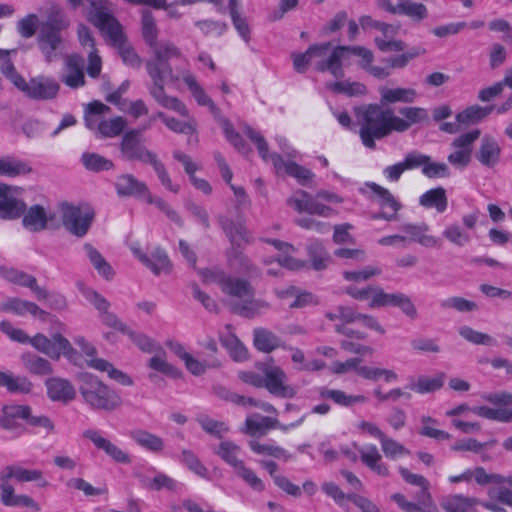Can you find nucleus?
<instances>
[{
  "label": "nucleus",
  "mask_w": 512,
  "mask_h": 512,
  "mask_svg": "<svg viewBox=\"0 0 512 512\" xmlns=\"http://www.w3.org/2000/svg\"><path fill=\"white\" fill-rule=\"evenodd\" d=\"M327 88L335 93L347 96H359L366 93V86L360 82L336 81L327 84Z\"/></svg>",
  "instance_id": "obj_56"
},
{
  "label": "nucleus",
  "mask_w": 512,
  "mask_h": 512,
  "mask_svg": "<svg viewBox=\"0 0 512 512\" xmlns=\"http://www.w3.org/2000/svg\"><path fill=\"white\" fill-rule=\"evenodd\" d=\"M146 69L153 81L150 87L152 97L164 108L173 110L182 116H188V109L178 98L168 96L164 90V84L167 80L177 81L178 77L174 75L169 61L152 58L146 62Z\"/></svg>",
  "instance_id": "obj_3"
},
{
  "label": "nucleus",
  "mask_w": 512,
  "mask_h": 512,
  "mask_svg": "<svg viewBox=\"0 0 512 512\" xmlns=\"http://www.w3.org/2000/svg\"><path fill=\"white\" fill-rule=\"evenodd\" d=\"M116 192L120 197H135L145 199L149 188L145 182L138 180L132 174H122L115 182Z\"/></svg>",
  "instance_id": "obj_21"
},
{
  "label": "nucleus",
  "mask_w": 512,
  "mask_h": 512,
  "mask_svg": "<svg viewBox=\"0 0 512 512\" xmlns=\"http://www.w3.org/2000/svg\"><path fill=\"white\" fill-rule=\"evenodd\" d=\"M142 35L146 44L151 48L157 44V27L152 13L148 10L142 13Z\"/></svg>",
  "instance_id": "obj_61"
},
{
  "label": "nucleus",
  "mask_w": 512,
  "mask_h": 512,
  "mask_svg": "<svg viewBox=\"0 0 512 512\" xmlns=\"http://www.w3.org/2000/svg\"><path fill=\"white\" fill-rule=\"evenodd\" d=\"M366 186L377 196L378 204L382 208L381 212L371 215V219H384L393 221L397 219L398 211L402 208V204L393 196L386 188L374 182H367Z\"/></svg>",
  "instance_id": "obj_13"
},
{
  "label": "nucleus",
  "mask_w": 512,
  "mask_h": 512,
  "mask_svg": "<svg viewBox=\"0 0 512 512\" xmlns=\"http://www.w3.org/2000/svg\"><path fill=\"white\" fill-rule=\"evenodd\" d=\"M307 255L314 270L321 271L327 268L332 261L330 254L324 248L322 242L313 239L307 245Z\"/></svg>",
  "instance_id": "obj_35"
},
{
  "label": "nucleus",
  "mask_w": 512,
  "mask_h": 512,
  "mask_svg": "<svg viewBox=\"0 0 512 512\" xmlns=\"http://www.w3.org/2000/svg\"><path fill=\"white\" fill-rule=\"evenodd\" d=\"M59 89L60 86L54 79L40 76L28 82L25 95L35 100H50L57 96Z\"/></svg>",
  "instance_id": "obj_18"
},
{
  "label": "nucleus",
  "mask_w": 512,
  "mask_h": 512,
  "mask_svg": "<svg viewBox=\"0 0 512 512\" xmlns=\"http://www.w3.org/2000/svg\"><path fill=\"white\" fill-rule=\"evenodd\" d=\"M256 366L265 376L264 384H284L286 381L285 372L280 367L276 366L272 359L257 363Z\"/></svg>",
  "instance_id": "obj_50"
},
{
  "label": "nucleus",
  "mask_w": 512,
  "mask_h": 512,
  "mask_svg": "<svg viewBox=\"0 0 512 512\" xmlns=\"http://www.w3.org/2000/svg\"><path fill=\"white\" fill-rule=\"evenodd\" d=\"M83 437L89 439L96 448L103 450L114 461L122 464L131 463V457L128 453L117 447L110 440L102 437L96 430H86L83 432Z\"/></svg>",
  "instance_id": "obj_19"
},
{
  "label": "nucleus",
  "mask_w": 512,
  "mask_h": 512,
  "mask_svg": "<svg viewBox=\"0 0 512 512\" xmlns=\"http://www.w3.org/2000/svg\"><path fill=\"white\" fill-rule=\"evenodd\" d=\"M240 447L232 441H222L215 453L228 465L235 469L243 461L238 458Z\"/></svg>",
  "instance_id": "obj_51"
},
{
  "label": "nucleus",
  "mask_w": 512,
  "mask_h": 512,
  "mask_svg": "<svg viewBox=\"0 0 512 512\" xmlns=\"http://www.w3.org/2000/svg\"><path fill=\"white\" fill-rule=\"evenodd\" d=\"M253 344L258 351L270 353L281 346V340L268 329L255 328L253 331Z\"/></svg>",
  "instance_id": "obj_36"
},
{
  "label": "nucleus",
  "mask_w": 512,
  "mask_h": 512,
  "mask_svg": "<svg viewBox=\"0 0 512 512\" xmlns=\"http://www.w3.org/2000/svg\"><path fill=\"white\" fill-rule=\"evenodd\" d=\"M141 482L144 487L153 491H160L163 488L173 491L177 486V483L174 479L163 473H157L152 479L143 478Z\"/></svg>",
  "instance_id": "obj_64"
},
{
  "label": "nucleus",
  "mask_w": 512,
  "mask_h": 512,
  "mask_svg": "<svg viewBox=\"0 0 512 512\" xmlns=\"http://www.w3.org/2000/svg\"><path fill=\"white\" fill-rule=\"evenodd\" d=\"M31 345L39 352L58 360L64 355L69 361L76 363L80 358L79 353L72 347L71 343L60 333H55L51 338L38 333L31 339Z\"/></svg>",
  "instance_id": "obj_6"
},
{
  "label": "nucleus",
  "mask_w": 512,
  "mask_h": 512,
  "mask_svg": "<svg viewBox=\"0 0 512 512\" xmlns=\"http://www.w3.org/2000/svg\"><path fill=\"white\" fill-rule=\"evenodd\" d=\"M83 248L97 273L108 281L112 280L115 275V271L101 253L90 243L84 244Z\"/></svg>",
  "instance_id": "obj_37"
},
{
  "label": "nucleus",
  "mask_w": 512,
  "mask_h": 512,
  "mask_svg": "<svg viewBox=\"0 0 512 512\" xmlns=\"http://www.w3.org/2000/svg\"><path fill=\"white\" fill-rule=\"evenodd\" d=\"M479 503L477 498L457 494L447 497L441 506L446 512H476L475 506Z\"/></svg>",
  "instance_id": "obj_40"
},
{
  "label": "nucleus",
  "mask_w": 512,
  "mask_h": 512,
  "mask_svg": "<svg viewBox=\"0 0 512 512\" xmlns=\"http://www.w3.org/2000/svg\"><path fill=\"white\" fill-rule=\"evenodd\" d=\"M419 204L425 208H435L437 212L443 213L448 206L446 190L437 187L426 191L419 198Z\"/></svg>",
  "instance_id": "obj_38"
},
{
  "label": "nucleus",
  "mask_w": 512,
  "mask_h": 512,
  "mask_svg": "<svg viewBox=\"0 0 512 512\" xmlns=\"http://www.w3.org/2000/svg\"><path fill=\"white\" fill-rule=\"evenodd\" d=\"M39 27V18L36 14L30 13L19 19L16 24L18 34L24 38H32Z\"/></svg>",
  "instance_id": "obj_62"
},
{
  "label": "nucleus",
  "mask_w": 512,
  "mask_h": 512,
  "mask_svg": "<svg viewBox=\"0 0 512 512\" xmlns=\"http://www.w3.org/2000/svg\"><path fill=\"white\" fill-rule=\"evenodd\" d=\"M270 308L271 304L268 301L254 298V296L248 297L247 300L242 302L231 304L233 313L248 319L260 316Z\"/></svg>",
  "instance_id": "obj_26"
},
{
  "label": "nucleus",
  "mask_w": 512,
  "mask_h": 512,
  "mask_svg": "<svg viewBox=\"0 0 512 512\" xmlns=\"http://www.w3.org/2000/svg\"><path fill=\"white\" fill-rule=\"evenodd\" d=\"M94 213L87 211L85 213L79 207L68 203L62 205V223L71 234L83 237L88 232Z\"/></svg>",
  "instance_id": "obj_12"
},
{
  "label": "nucleus",
  "mask_w": 512,
  "mask_h": 512,
  "mask_svg": "<svg viewBox=\"0 0 512 512\" xmlns=\"http://www.w3.org/2000/svg\"><path fill=\"white\" fill-rule=\"evenodd\" d=\"M227 261L230 266L235 267L249 277L261 276V270L252 263L238 245H231V248L227 251Z\"/></svg>",
  "instance_id": "obj_27"
},
{
  "label": "nucleus",
  "mask_w": 512,
  "mask_h": 512,
  "mask_svg": "<svg viewBox=\"0 0 512 512\" xmlns=\"http://www.w3.org/2000/svg\"><path fill=\"white\" fill-rule=\"evenodd\" d=\"M69 25L63 11L58 7H52L48 13L45 22H42L40 28L63 31Z\"/></svg>",
  "instance_id": "obj_63"
},
{
  "label": "nucleus",
  "mask_w": 512,
  "mask_h": 512,
  "mask_svg": "<svg viewBox=\"0 0 512 512\" xmlns=\"http://www.w3.org/2000/svg\"><path fill=\"white\" fill-rule=\"evenodd\" d=\"M1 502L7 507H26L33 512L41 510L40 505L28 495H16L13 486L9 483H1Z\"/></svg>",
  "instance_id": "obj_23"
},
{
  "label": "nucleus",
  "mask_w": 512,
  "mask_h": 512,
  "mask_svg": "<svg viewBox=\"0 0 512 512\" xmlns=\"http://www.w3.org/2000/svg\"><path fill=\"white\" fill-rule=\"evenodd\" d=\"M271 162L277 173L284 170L286 174L296 178L301 184L312 179L314 176L310 169H307L293 161L285 162L281 155L277 153H272Z\"/></svg>",
  "instance_id": "obj_25"
},
{
  "label": "nucleus",
  "mask_w": 512,
  "mask_h": 512,
  "mask_svg": "<svg viewBox=\"0 0 512 512\" xmlns=\"http://www.w3.org/2000/svg\"><path fill=\"white\" fill-rule=\"evenodd\" d=\"M126 335L129 336L131 341L143 352L152 353V352H161L165 355L162 347L150 338L148 335L140 332H135L128 328V332H125Z\"/></svg>",
  "instance_id": "obj_53"
},
{
  "label": "nucleus",
  "mask_w": 512,
  "mask_h": 512,
  "mask_svg": "<svg viewBox=\"0 0 512 512\" xmlns=\"http://www.w3.org/2000/svg\"><path fill=\"white\" fill-rule=\"evenodd\" d=\"M22 189L0 183V218L16 220L26 211L25 202L19 197Z\"/></svg>",
  "instance_id": "obj_10"
},
{
  "label": "nucleus",
  "mask_w": 512,
  "mask_h": 512,
  "mask_svg": "<svg viewBox=\"0 0 512 512\" xmlns=\"http://www.w3.org/2000/svg\"><path fill=\"white\" fill-rule=\"evenodd\" d=\"M85 402L95 409L113 410L121 403L120 393L112 386H81Z\"/></svg>",
  "instance_id": "obj_9"
},
{
  "label": "nucleus",
  "mask_w": 512,
  "mask_h": 512,
  "mask_svg": "<svg viewBox=\"0 0 512 512\" xmlns=\"http://www.w3.org/2000/svg\"><path fill=\"white\" fill-rule=\"evenodd\" d=\"M30 412L31 407L28 405H4L0 414V427L4 430L18 432V434H20L24 431V427L18 423L16 419L27 421Z\"/></svg>",
  "instance_id": "obj_15"
},
{
  "label": "nucleus",
  "mask_w": 512,
  "mask_h": 512,
  "mask_svg": "<svg viewBox=\"0 0 512 512\" xmlns=\"http://www.w3.org/2000/svg\"><path fill=\"white\" fill-rule=\"evenodd\" d=\"M86 126L90 130H96L102 137L114 138L121 135L126 127V120L117 116L109 120H101L97 123L91 116H85Z\"/></svg>",
  "instance_id": "obj_22"
},
{
  "label": "nucleus",
  "mask_w": 512,
  "mask_h": 512,
  "mask_svg": "<svg viewBox=\"0 0 512 512\" xmlns=\"http://www.w3.org/2000/svg\"><path fill=\"white\" fill-rule=\"evenodd\" d=\"M22 217V224L29 231L39 232L47 227V213L41 205L36 204L26 209Z\"/></svg>",
  "instance_id": "obj_33"
},
{
  "label": "nucleus",
  "mask_w": 512,
  "mask_h": 512,
  "mask_svg": "<svg viewBox=\"0 0 512 512\" xmlns=\"http://www.w3.org/2000/svg\"><path fill=\"white\" fill-rule=\"evenodd\" d=\"M361 461L372 471L382 477L389 476L388 467L381 462L382 456L375 445H369L359 450Z\"/></svg>",
  "instance_id": "obj_34"
},
{
  "label": "nucleus",
  "mask_w": 512,
  "mask_h": 512,
  "mask_svg": "<svg viewBox=\"0 0 512 512\" xmlns=\"http://www.w3.org/2000/svg\"><path fill=\"white\" fill-rule=\"evenodd\" d=\"M245 425V432L247 434L251 436L256 434L265 435L267 430L274 429L278 426V420L267 416H261L259 420L247 418Z\"/></svg>",
  "instance_id": "obj_54"
},
{
  "label": "nucleus",
  "mask_w": 512,
  "mask_h": 512,
  "mask_svg": "<svg viewBox=\"0 0 512 512\" xmlns=\"http://www.w3.org/2000/svg\"><path fill=\"white\" fill-rule=\"evenodd\" d=\"M401 229L408 234L410 240L418 242L422 246L435 247L438 244V240L434 236L426 235L429 229L427 224H404Z\"/></svg>",
  "instance_id": "obj_43"
},
{
  "label": "nucleus",
  "mask_w": 512,
  "mask_h": 512,
  "mask_svg": "<svg viewBox=\"0 0 512 512\" xmlns=\"http://www.w3.org/2000/svg\"><path fill=\"white\" fill-rule=\"evenodd\" d=\"M221 344L229 351L233 360L242 362L249 358L248 349L234 334H228L220 338Z\"/></svg>",
  "instance_id": "obj_47"
},
{
  "label": "nucleus",
  "mask_w": 512,
  "mask_h": 512,
  "mask_svg": "<svg viewBox=\"0 0 512 512\" xmlns=\"http://www.w3.org/2000/svg\"><path fill=\"white\" fill-rule=\"evenodd\" d=\"M144 129H130L126 131L119 143L120 157L127 162H140L153 167L160 183L169 191L178 193L180 186L173 184L157 154L145 146Z\"/></svg>",
  "instance_id": "obj_1"
},
{
  "label": "nucleus",
  "mask_w": 512,
  "mask_h": 512,
  "mask_svg": "<svg viewBox=\"0 0 512 512\" xmlns=\"http://www.w3.org/2000/svg\"><path fill=\"white\" fill-rule=\"evenodd\" d=\"M388 306L399 308L411 319L417 317V309L409 296L400 292L386 293L381 287L376 286L375 293L369 302V307L382 308Z\"/></svg>",
  "instance_id": "obj_11"
},
{
  "label": "nucleus",
  "mask_w": 512,
  "mask_h": 512,
  "mask_svg": "<svg viewBox=\"0 0 512 512\" xmlns=\"http://www.w3.org/2000/svg\"><path fill=\"white\" fill-rule=\"evenodd\" d=\"M351 56L360 58L359 66L371 74L373 77L383 80L391 75V67H380L372 65L374 61L373 52L364 46H344L338 45L326 59L319 60L315 64L318 72H330L336 79H342L345 76L343 64Z\"/></svg>",
  "instance_id": "obj_2"
},
{
  "label": "nucleus",
  "mask_w": 512,
  "mask_h": 512,
  "mask_svg": "<svg viewBox=\"0 0 512 512\" xmlns=\"http://www.w3.org/2000/svg\"><path fill=\"white\" fill-rule=\"evenodd\" d=\"M425 53V48L415 46L400 55L389 57L384 61L392 69H402L405 68L411 60L415 59L418 56L424 55Z\"/></svg>",
  "instance_id": "obj_55"
},
{
  "label": "nucleus",
  "mask_w": 512,
  "mask_h": 512,
  "mask_svg": "<svg viewBox=\"0 0 512 512\" xmlns=\"http://www.w3.org/2000/svg\"><path fill=\"white\" fill-rule=\"evenodd\" d=\"M148 366L151 369L168 376L172 380H179L183 376V372L179 368L167 362L161 355H155L150 358Z\"/></svg>",
  "instance_id": "obj_52"
},
{
  "label": "nucleus",
  "mask_w": 512,
  "mask_h": 512,
  "mask_svg": "<svg viewBox=\"0 0 512 512\" xmlns=\"http://www.w3.org/2000/svg\"><path fill=\"white\" fill-rule=\"evenodd\" d=\"M84 58L78 54H71L65 59L66 74L61 81L70 88L76 89L84 86Z\"/></svg>",
  "instance_id": "obj_20"
},
{
  "label": "nucleus",
  "mask_w": 512,
  "mask_h": 512,
  "mask_svg": "<svg viewBox=\"0 0 512 512\" xmlns=\"http://www.w3.org/2000/svg\"><path fill=\"white\" fill-rule=\"evenodd\" d=\"M331 49V42L313 44L304 53L293 54L294 69L298 73H304L313 57L323 58Z\"/></svg>",
  "instance_id": "obj_30"
},
{
  "label": "nucleus",
  "mask_w": 512,
  "mask_h": 512,
  "mask_svg": "<svg viewBox=\"0 0 512 512\" xmlns=\"http://www.w3.org/2000/svg\"><path fill=\"white\" fill-rule=\"evenodd\" d=\"M388 114H391L390 109L383 110L377 104H370L357 110L360 122L359 135L365 147L375 149V140H380L389 135Z\"/></svg>",
  "instance_id": "obj_5"
},
{
  "label": "nucleus",
  "mask_w": 512,
  "mask_h": 512,
  "mask_svg": "<svg viewBox=\"0 0 512 512\" xmlns=\"http://www.w3.org/2000/svg\"><path fill=\"white\" fill-rule=\"evenodd\" d=\"M419 487L420 491L416 494V502L408 501L401 493L393 494L391 499L405 512H422V508L432 505V498L429 492V483Z\"/></svg>",
  "instance_id": "obj_24"
},
{
  "label": "nucleus",
  "mask_w": 512,
  "mask_h": 512,
  "mask_svg": "<svg viewBox=\"0 0 512 512\" xmlns=\"http://www.w3.org/2000/svg\"><path fill=\"white\" fill-rule=\"evenodd\" d=\"M495 106L482 107L479 105H473L456 115L457 122L464 125L477 124L486 118L493 110Z\"/></svg>",
  "instance_id": "obj_45"
},
{
  "label": "nucleus",
  "mask_w": 512,
  "mask_h": 512,
  "mask_svg": "<svg viewBox=\"0 0 512 512\" xmlns=\"http://www.w3.org/2000/svg\"><path fill=\"white\" fill-rule=\"evenodd\" d=\"M321 395L333 400L336 404L346 407H350L358 403H364L367 400L364 395H348L341 390H325Z\"/></svg>",
  "instance_id": "obj_58"
},
{
  "label": "nucleus",
  "mask_w": 512,
  "mask_h": 512,
  "mask_svg": "<svg viewBox=\"0 0 512 512\" xmlns=\"http://www.w3.org/2000/svg\"><path fill=\"white\" fill-rule=\"evenodd\" d=\"M21 359L24 367L32 374L44 376L52 373L51 364L45 358L26 353L22 355Z\"/></svg>",
  "instance_id": "obj_46"
},
{
  "label": "nucleus",
  "mask_w": 512,
  "mask_h": 512,
  "mask_svg": "<svg viewBox=\"0 0 512 512\" xmlns=\"http://www.w3.org/2000/svg\"><path fill=\"white\" fill-rule=\"evenodd\" d=\"M249 446L253 452L259 455H268L277 459L283 458L286 461L291 458V454H289L284 448L277 445L261 444L258 441L251 440L249 442Z\"/></svg>",
  "instance_id": "obj_57"
},
{
  "label": "nucleus",
  "mask_w": 512,
  "mask_h": 512,
  "mask_svg": "<svg viewBox=\"0 0 512 512\" xmlns=\"http://www.w3.org/2000/svg\"><path fill=\"white\" fill-rule=\"evenodd\" d=\"M130 438L140 447L152 453H161L164 449V440L147 430L135 429L130 431Z\"/></svg>",
  "instance_id": "obj_32"
},
{
  "label": "nucleus",
  "mask_w": 512,
  "mask_h": 512,
  "mask_svg": "<svg viewBox=\"0 0 512 512\" xmlns=\"http://www.w3.org/2000/svg\"><path fill=\"white\" fill-rule=\"evenodd\" d=\"M220 289L224 294L237 299L252 297L255 294V290L248 280L229 274H227Z\"/></svg>",
  "instance_id": "obj_28"
},
{
  "label": "nucleus",
  "mask_w": 512,
  "mask_h": 512,
  "mask_svg": "<svg viewBox=\"0 0 512 512\" xmlns=\"http://www.w3.org/2000/svg\"><path fill=\"white\" fill-rule=\"evenodd\" d=\"M133 254L138 260L149 268L153 274L160 275L161 273H170L172 269L171 261L167 253L161 249L156 248L151 256L143 253L139 248H132Z\"/></svg>",
  "instance_id": "obj_17"
},
{
  "label": "nucleus",
  "mask_w": 512,
  "mask_h": 512,
  "mask_svg": "<svg viewBox=\"0 0 512 512\" xmlns=\"http://www.w3.org/2000/svg\"><path fill=\"white\" fill-rule=\"evenodd\" d=\"M81 162L87 170L92 172L109 171L114 168V163L110 159L92 152H84Z\"/></svg>",
  "instance_id": "obj_49"
},
{
  "label": "nucleus",
  "mask_w": 512,
  "mask_h": 512,
  "mask_svg": "<svg viewBox=\"0 0 512 512\" xmlns=\"http://www.w3.org/2000/svg\"><path fill=\"white\" fill-rule=\"evenodd\" d=\"M36 42L45 60L50 63L58 58L63 46L62 31L40 28Z\"/></svg>",
  "instance_id": "obj_14"
},
{
  "label": "nucleus",
  "mask_w": 512,
  "mask_h": 512,
  "mask_svg": "<svg viewBox=\"0 0 512 512\" xmlns=\"http://www.w3.org/2000/svg\"><path fill=\"white\" fill-rule=\"evenodd\" d=\"M501 151L499 142L493 136L486 134L480 140L475 158L482 166L494 168L500 162Z\"/></svg>",
  "instance_id": "obj_16"
},
{
  "label": "nucleus",
  "mask_w": 512,
  "mask_h": 512,
  "mask_svg": "<svg viewBox=\"0 0 512 512\" xmlns=\"http://www.w3.org/2000/svg\"><path fill=\"white\" fill-rule=\"evenodd\" d=\"M399 14L409 17L413 22L419 23L428 17V9L423 3L410 0L399 1Z\"/></svg>",
  "instance_id": "obj_48"
},
{
  "label": "nucleus",
  "mask_w": 512,
  "mask_h": 512,
  "mask_svg": "<svg viewBox=\"0 0 512 512\" xmlns=\"http://www.w3.org/2000/svg\"><path fill=\"white\" fill-rule=\"evenodd\" d=\"M480 135V129H473L453 139L451 142L453 152L448 155V162L457 169H465L471 163L474 142Z\"/></svg>",
  "instance_id": "obj_8"
},
{
  "label": "nucleus",
  "mask_w": 512,
  "mask_h": 512,
  "mask_svg": "<svg viewBox=\"0 0 512 512\" xmlns=\"http://www.w3.org/2000/svg\"><path fill=\"white\" fill-rule=\"evenodd\" d=\"M218 222L223 231L225 232V234L227 235V237L229 238L231 245L240 246L241 242H249L246 229L242 224L236 223L225 216H219Z\"/></svg>",
  "instance_id": "obj_39"
},
{
  "label": "nucleus",
  "mask_w": 512,
  "mask_h": 512,
  "mask_svg": "<svg viewBox=\"0 0 512 512\" xmlns=\"http://www.w3.org/2000/svg\"><path fill=\"white\" fill-rule=\"evenodd\" d=\"M4 277L14 284L31 289L38 300L48 297V291L37 284V279L24 271L11 268L5 271Z\"/></svg>",
  "instance_id": "obj_29"
},
{
  "label": "nucleus",
  "mask_w": 512,
  "mask_h": 512,
  "mask_svg": "<svg viewBox=\"0 0 512 512\" xmlns=\"http://www.w3.org/2000/svg\"><path fill=\"white\" fill-rule=\"evenodd\" d=\"M361 359L350 358L345 362L336 361L332 363L329 370L333 374H346L352 370H356L357 374L369 381L395 382L398 380L397 374L393 370L375 368L368 366L358 367Z\"/></svg>",
  "instance_id": "obj_7"
},
{
  "label": "nucleus",
  "mask_w": 512,
  "mask_h": 512,
  "mask_svg": "<svg viewBox=\"0 0 512 512\" xmlns=\"http://www.w3.org/2000/svg\"><path fill=\"white\" fill-rule=\"evenodd\" d=\"M95 22V27L118 50L122 61L130 67L139 68L142 60L128 43L120 22L112 14H99Z\"/></svg>",
  "instance_id": "obj_4"
},
{
  "label": "nucleus",
  "mask_w": 512,
  "mask_h": 512,
  "mask_svg": "<svg viewBox=\"0 0 512 512\" xmlns=\"http://www.w3.org/2000/svg\"><path fill=\"white\" fill-rule=\"evenodd\" d=\"M234 473L253 490L257 492L264 491L265 485L263 481L251 468L247 467L244 462L234 469Z\"/></svg>",
  "instance_id": "obj_59"
},
{
  "label": "nucleus",
  "mask_w": 512,
  "mask_h": 512,
  "mask_svg": "<svg viewBox=\"0 0 512 512\" xmlns=\"http://www.w3.org/2000/svg\"><path fill=\"white\" fill-rule=\"evenodd\" d=\"M32 172V167L28 162L13 157L0 158V175L7 177H17Z\"/></svg>",
  "instance_id": "obj_44"
},
{
  "label": "nucleus",
  "mask_w": 512,
  "mask_h": 512,
  "mask_svg": "<svg viewBox=\"0 0 512 512\" xmlns=\"http://www.w3.org/2000/svg\"><path fill=\"white\" fill-rule=\"evenodd\" d=\"M472 411L475 414L490 420H496L503 423L512 422V409H493L487 406H478L473 408Z\"/></svg>",
  "instance_id": "obj_60"
},
{
  "label": "nucleus",
  "mask_w": 512,
  "mask_h": 512,
  "mask_svg": "<svg viewBox=\"0 0 512 512\" xmlns=\"http://www.w3.org/2000/svg\"><path fill=\"white\" fill-rule=\"evenodd\" d=\"M87 364L98 371L107 372L109 378L119 384H132L133 382L128 375L116 369L112 363L103 358H92L87 361Z\"/></svg>",
  "instance_id": "obj_42"
},
{
  "label": "nucleus",
  "mask_w": 512,
  "mask_h": 512,
  "mask_svg": "<svg viewBox=\"0 0 512 512\" xmlns=\"http://www.w3.org/2000/svg\"><path fill=\"white\" fill-rule=\"evenodd\" d=\"M185 368L194 376H201L210 369H217L221 361L216 356H198L190 354L184 361Z\"/></svg>",
  "instance_id": "obj_31"
},
{
  "label": "nucleus",
  "mask_w": 512,
  "mask_h": 512,
  "mask_svg": "<svg viewBox=\"0 0 512 512\" xmlns=\"http://www.w3.org/2000/svg\"><path fill=\"white\" fill-rule=\"evenodd\" d=\"M381 95V104H390L396 102L412 103L416 98V91L411 88H395L390 89L381 87L379 89Z\"/></svg>",
  "instance_id": "obj_41"
}]
</instances>
